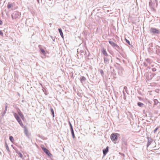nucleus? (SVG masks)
I'll return each mask as SVG.
<instances>
[{
	"label": "nucleus",
	"instance_id": "cd10ccee",
	"mask_svg": "<svg viewBox=\"0 0 160 160\" xmlns=\"http://www.w3.org/2000/svg\"><path fill=\"white\" fill-rule=\"evenodd\" d=\"M2 24V21L0 20V25H1Z\"/></svg>",
	"mask_w": 160,
	"mask_h": 160
},
{
	"label": "nucleus",
	"instance_id": "c756f323",
	"mask_svg": "<svg viewBox=\"0 0 160 160\" xmlns=\"http://www.w3.org/2000/svg\"><path fill=\"white\" fill-rule=\"evenodd\" d=\"M38 3H39V0H37Z\"/></svg>",
	"mask_w": 160,
	"mask_h": 160
},
{
	"label": "nucleus",
	"instance_id": "bb28decb",
	"mask_svg": "<svg viewBox=\"0 0 160 160\" xmlns=\"http://www.w3.org/2000/svg\"><path fill=\"white\" fill-rule=\"evenodd\" d=\"M158 31V30H157V31H155L154 32L153 31V32H155V33H158V31Z\"/></svg>",
	"mask_w": 160,
	"mask_h": 160
},
{
	"label": "nucleus",
	"instance_id": "a211bd4d",
	"mask_svg": "<svg viewBox=\"0 0 160 160\" xmlns=\"http://www.w3.org/2000/svg\"><path fill=\"white\" fill-rule=\"evenodd\" d=\"M40 50L41 52L43 54L45 55L46 54V52L45 50L43 49H41Z\"/></svg>",
	"mask_w": 160,
	"mask_h": 160
},
{
	"label": "nucleus",
	"instance_id": "f8f14e48",
	"mask_svg": "<svg viewBox=\"0 0 160 160\" xmlns=\"http://www.w3.org/2000/svg\"><path fill=\"white\" fill-rule=\"evenodd\" d=\"M80 80L82 82L83 81H85L86 80V78L82 76L80 78Z\"/></svg>",
	"mask_w": 160,
	"mask_h": 160
},
{
	"label": "nucleus",
	"instance_id": "b1692460",
	"mask_svg": "<svg viewBox=\"0 0 160 160\" xmlns=\"http://www.w3.org/2000/svg\"><path fill=\"white\" fill-rule=\"evenodd\" d=\"M126 40V42L128 43L129 44H130V42H129V41H128V40H127V39H125Z\"/></svg>",
	"mask_w": 160,
	"mask_h": 160
},
{
	"label": "nucleus",
	"instance_id": "dca6fc26",
	"mask_svg": "<svg viewBox=\"0 0 160 160\" xmlns=\"http://www.w3.org/2000/svg\"><path fill=\"white\" fill-rule=\"evenodd\" d=\"M144 104L141 102H138V105L139 107H142V105H143Z\"/></svg>",
	"mask_w": 160,
	"mask_h": 160
},
{
	"label": "nucleus",
	"instance_id": "ddd939ff",
	"mask_svg": "<svg viewBox=\"0 0 160 160\" xmlns=\"http://www.w3.org/2000/svg\"><path fill=\"white\" fill-rule=\"evenodd\" d=\"M103 54L106 56H108V54L107 53L106 51L105 50H103L102 51Z\"/></svg>",
	"mask_w": 160,
	"mask_h": 160
},
{
	"label": "nucleus",
	"instance_id": "f03ea898",
	"mask_svg": "<svg viewBox=\"0 0 160 160\" xmlns=\"http://www.w3.org/2000/svg\"><path fill=\"white\" fill-rule=\"evenodd\" d=\"M42 148L44 152L48 156H52V154L50 153L49 151L47 148L42 147Z\"/></svg>",
	"mask_w": 160,
	"mask_h": 160
},
{
	"label": "nucleus",
	"instance_id": "7c9ffc66",
	"mask_svg": "<svg viewBox=\"0 0 160 160\" xmlns=\"http://www.w3.org/2000/svg\"><path fill=\"white\" fill-rule=\"evenodd\" d=\"M58 30H62L61 29V28H59L58 29Z\"/></svg>",
	"mask_w": 160,
	"mask_h": 160
},
{
	"label": "nucleus",
	"instance_id": "9d476101",
	"mask_svg": "<svg viewBox=\"0 0 160 160\" xmlns=\"http://www.w3.org/2000/svg\"><path fill=\"white\" fill-rule=\"evenodd\" d=\"M18 123H19V124H20V125H21V126L23 127V128H24V125L22 123V122L21 120V119H20L18 121Z\"/></svg>",
	"mask_w": 160,
	"mask_h": 160
},
{
	"label": "nucleus",
	"instance_id": "6e6552de",
	"mask_svg": "<svg viewBox=\"0 0 160 160\" xmlns=\"http://www.w3.org/2000/svg\"><path fill=\"white\" fill-rule=\"evenodd\" d=\"M14 116L15 117V118L18 121L20 119L19 118V116L17 113H14Z\"/></svg>",
	"mask_w": 160,
	"mask_h": 160
},
{
	"label": "nucleus",
	"instance_id": "393cba45",
	"mask_svg": "<svg viewBox=\"0 0 160 160\" xmlns=\"http://www.w3.org/2000/svg\"><path fill=\"white\" fill-rule=\"evenodd\" d=\"M156 69L155 68H152V70L153 72H155L156 71Z\"/></svg>",
	"mask_w": 160,
	"mask_h": 160
},
{
	"label": "nucleus",
	"instance_id": "0eeeda50",
	"mask_svg": "<svg viewBox=\"0 0 160 160\" xmlns=\"http://www.w3.org/2000/svg\"><path fill=\"white\" fill-rule=\"evenodd\" d=\"M108 151V147H107L105 150H103V152L104 155H105Z\"/></svg>",
	"mask_w": 160,
	"mask_h": 160
},
{
	"label": "nucleus",
	"instance_id": "2f4dec72",
	"mask_svg": "<svg viewBox=\"0 0 160 160\" xmlns=\"http://www.w3.org/2000/svg\"><path fill=\"white\" fill-rule=\"evenodd\" d=\"M49 25H50V26H51V25H52V23H49Z\"/></svg>",
	"mask_w": 160,
	"mask_h": 160
},
{
	"label": "nucleus",
	"instance_id": "1a4fd4ad",
	"mask_svg": "<svg viewBox=\"0 0 160 160\" xmlns=\"http://www.w3.org/2000/svg\"><path fill=\"white\" fill-rule=\"evenodd\" d=\"M109 43L113 47H115L117 46V45L115 43L113 42L112 41H109Z\"/></svg>",
	"mask_w": 160,
	"mask_h": 160
},
{
	"label": "nucleus",
	"instance_id": "7ed1b4c3",
	"mask_svg": "<svg viewBox=\"0 0 160 160\" xmlns=\"http://www.w3.org/2000/svg\"><path fill=\"white\" fill-rule=\"evenodd\" d=\"M20 13L18 12H16L15 13H13L12 15V19H16L18 18V16H19Z\"/></svg>",
	"mask_w": 160,
	"mask_h": 160
},
{
	"label": "nucleus",
	"instance_id": "39448f33",
	"mask_svg": "<svg viewBox=\"0 0 160 160\" xmlns=\"http://www.w3.org/2000/svg\"><path fill=\"white\" fill-rule=\"evenodd\" d=\"M70 126L72 137L73 138H75V136L74 134V131L72 128V126L71 125V124H70Z\"/></svg>",
	"mask_w": 160,
	"mask_h": 160
},
{
	"label": "nucleus",
	"instance_id": "4468645a",
	"mask_svg": "<svg viewBox=\"0 0 160 160\" xmlns=\"http://www.w3.org/2000/svg\"><path fill=\"white\" fill-rule=\"evenodd\" d=\"M9 139L12 142H13V141H14V139L13 137L12 136H10L9 137Z\"/></svg>",
	"mask_w": 160,
	"mask_h": 160
},
{
	"label": "nucleus",
	"instance_id": "4be33fe9",
	"mask_svg": "<svg viewBox=\"0 0 160 160\" xmlns=\"http://www.w3.org/2000/svg\"><path fill=\"white\" fill-rule=\"evenodd\" d=\"M158 128H156L154 131V132L155 133L157 132V130H158Z\"/></svg>",
	"mask_w": 160,
	"mask_h": 160
},
{
	"label": "nucleus",
	"instance_id": "f3484780",
	"mask_svg": "<svg viewBox=\"0 0 160 160\" xmlns=\"http://www.w3.org/2000/svg\"><path fill=\"white\" fill-rule=\"evenodd\" d=\"M18 154L20 158H22L23 157V155L21 153L19 152L18 153Z\"/></svg>",
	"mask_w": 160,
	"mask_h": 160
},
{
	"label": "nucleus",
	"instance_id": "412c9836",
	"mask_svg": "<svg viewBox=\"0 0 160 160\" xmlns=\"http://www.w3.org/2000/svg\"><path fill=\"white\" fill-rule=\"evenodd\" d=\"M152 1L150 0V1L149 2V5L150 6H151L152 5Z\"/></svg>",
	"mask_w": 160,
	"mask_h": 160
},
{
	"label": "nucleus",
	"instance_id": "a878e982",
	"mask_svg": "<svg viewBox=\"0 0 160 160\" xmlns=\"http://www.w3.org/2000/svg\"><path fill=\"white\" fill-rule=\"evenodd\" d=\"M100 72L101 73H103V72L102 70H100Z\"/></svg>",
	"mask_w": 160,
	"mask_h": 160
},
{
	"label": "nucleus",
	"instance_id": "423d86ee",
	"mask_svg": "<svg viewBox=\"0 0 160 160\" xmlns=\"http://www.w3.org/2000/svg\"><path fill=\"white\" fill-rule=\"evenodd\" d=\"M18 113L19 115V116L21 118L22 120H23L24 119V117L22 113V112L20 111V110H19V111L18 112Z\"/></svg>",
	"mask_w": 160,
	"mask_h": 160
},
{
	"label": "nucleus",
	"instance_id": "aec40b11",
	"mask_svg": "<svg viewBox=\"0 0 160 160\" xmlns=\"http://www.w3.org/2000/svg\"><path fill=\"white\" fill-rule=\"evenodd\" d=\"M59 31V32H60L61 36L63 38V34L62 32V31Z\"/></svg>",
	"mask_w": 160,
	"mask_h": 160
},
{
	"label": "nucleus",
	"instance_id": "6ab92c4d",
	"mask_svg": "<svg viewBox=\"0 0 160 160\" xmlns=\"http://www.w3.org/2000/svg\"><path fill=\"white\" fill-rule=\"evenodd\" d=\"M5 147H6V148L7 150L8 151H9V147L8 146V144H7V143H5Z\"/></svg>",
	"mask_w": 160,
	"mask_h": 160
},
{
	"label": "nucleus",
	"instance_id": "2eb2a0df",
	"mask_svg": "<svg viewBox=\"0 0 160 160\" xmlns=\"http://www.w3.org/2000/svg\"><path fill=\"white\" fill-rule=\"evenodd\" d=\"M51 111L53 117H54V111L52 108H51Z\"/></svg>",
	"mask_w": 160,
	"mask_h": 160
},
{
	"label": "nucleus",
	"instance_id": "20e7f679",
	"mask_svg": "<svg viewBox=\"0 0 160 160\" xmlns=\"http://www.w3.org/2000/svg\"><path fill=\"white\" fill-rule=\"evenodd\" d=\"M24 132L25 134L28 137L29 136V133L28 131V130L26 127H24Z\"/></svg>",
	"mask_w": 160,
	"mask_h": 160
},
{
	"label": "nucleus",
	"instance_id": "5701e85b",
	"mask_svg": "<svg viewBox=\"0 0 160 160\" xmlns=\"http://www.w3.org/2000/svg\"><path fill=\"white\" fill-rule=\"evenodd\" d=\"M0 34L1 36H2L3 35V33L2 32V31H0Z\"/></svg>",
	"mask_w": 160,
	"mask_h": 160
},
{
	"label": "nucleus",
	"instance_id": "c85d7f7f",
	"mask_svg": "<svg viewBox=\"0 0 160 160\" xmlns=\"http://www.w3.org/2000/svg\"><path fill=\"white\" fill-rule=\"evenodd\" d=\"M150 30H157L156 29H155V28H151Z\"/></svg>",
	"mask_w": 160,
	"mask_h": 160
},
{
	"label": "nucleus",
	"instance_id": "9b49d317",
	"mask_svg": "<svg viewBox=\"0 0 160 160\" xmlns=\"http://www.w3.org/2000/svg\"><path fill=\"white\" fill-rule=\"evenodd\" d=\"M13 7V5L12 4L10 3L9 2L7 5V8L8 9L10 8L11 7Z\"/></svg>",
	"mask_w": 160,
	"mask_h": 160
},
{
	"label": "nucleus",
	"instance_id": "f257e3e1",
	"mask_svg": "<svg viewBox=\"0 0 160 160\" xmlns=\"http://www.w3.org/2000/svg\"><path fill=\"white\" fill-rule=\"evenodd\" d=\"M117 135H119V134L117 133H112L111 135V139L114 142V143H116V142L117 139Z\"/></svg>",
	"mask_w": 160,
	"mask_h": 160
}]
</instances>
